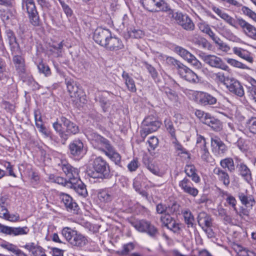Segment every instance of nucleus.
I'll return each mask as SVG.
<instances>
[{
    "label": "nucleus",
    "instance_id": "obj_50",
    "mask_svg": "<svg viewBox=\"0 0 256 256\" xmlns=\"http://www.w3.org/2000/svg\"><path fill=\"white\" fill-rule=\"evenodd\" d=\"M226 202L232 206L234 208V210L236 212V213L239 215L240 216H242V214L240 212H238V210L236 208V200L235 198L230 195H228L226 198Z\"/></svg>",
    "mask_w": 256,
    "mask_h": 256
},
{
    "label": "nucleus",
    "instance_id": "obj_41",
    "mask_svg": "<svg viewBox=\"0 0 256 256\" xmlns=\"http://www.w3.org/2000/svg\"><path fill=\"white\" fill-rule=\"evenodd\" d=\"M240 174L243 176L247 181L250 180L251 174L250 172L246 166L244 164H240L239 168Z\"/></svg>",
    "mask_w": 256,
    "mask_h": 256
},
{
    "label": "nucleus",
    "instance_id": "obj_37",
    "mask_svg": "<svg viewBox=\"0 0 256 256\" xmlns=\"http://www.w3.org/2000/svg\"><path fill=\"white\" fill-rule=\"evenodd\" d=\"M246 127L250 132L256 134V117H252L246 122Z\"/></svg>",
    "mask_w": 256,
    "mask_h": 256
},
{
    "label": "nucleus",
    "instance_id": "obj_6",
    "mask_svg": "<svg viewBox=\"0 0 256 256\" xmlns=\"http://www.w3.org/2000/svg\"><path fill=\"white\" fill-rule=\"evenodd\" d=\"M140 3L144 8L150 12H166L170 10L163 0H140Z\"/></svg>",
    "mask_w": 256,
    "mask_h": 256
},
{
    "label": "nucleus",
    "instance_id": "obj_58",
    "mask_svg": "<svg viewBox=\"0 0 256 256\" xmlns=\"http://www.w3.org/2000/svg\"><path fill=\"white\" fill-rule=\"evenodd\" d=\"M146 67L150 74L154 80H156L158 76V73L156 68L151 65L146 64Z\"/></svg>",
    "mask_w": 256,
    "mask_h": 256
},
{
    "label": "nucleus",
    "instance_id": "obj_26",
    "mask_svg": "<svg viewBox=\"0 0 256 256\" xmlns=\"http://www.w3.org/2000/svg\"><path fill=\"white\" fill-rule=\"evenodd\" d=\"M204 124L210 127L216 132H220L222 128V124L220 120L214 117H212L210 115L207 120H205Z\"/></svg>",
    "mask_w": 256,
    "mask_h": 256
},
{
    "label": "nucleus",
    "instance_id": "obj_2",
    "mask_svg": "<svg viewBox=\"0 0 256 256\" xmlns=\"http://www.w3.org/2000/svg\"><path fill=\"white\" fill-rule=\"evenodd\" d=\"M62 234L73 246L82 247L88 242V240L86 236L68 227L64 228L62 230Z\"/></svg>",
    "mask_w": 256,
    "mask_h": 256
},
{
    "label": "nucleus",
    "instance_id": "obj_61",
    "mask_svg": "<svg viewBox=\"0 0 256 256\" xmlns=\"http://www.w3.org/2000/svg\"><path fill=\"white\" fill-rule=\"evenodd\" d=\"M54 182L68 188V184L70 183V180H67L61 176H56L54 180Z\"/></svg>",
    "mask_w": 256,
    "mask_h": 256
},
{
    "label": "nucleus",
    "instance_id": "obj_20",
    "mask_svg": "<svg viewBox=\"0 0 256 256\" xmlns=\"http://www.w3.org/2000/svg\"><path fill=\"white\" fill-rule=\"evenodd\" d=\"M198 223L202 226L205 232L210 231V228L212 226V219L211 217L204 212H202L198 216Z\"/></svg>",
    "mask_w": 256,
    "mask_h": 256
},
{
    "label": "nucleus",
    "instance_id": "obj_31",
    "mask_svg": "<svg viewBox=\"0 0 256 256\" xmlns=\"http://www.w3.org/2000/svg\"><path fill=\"white\" fill-rule=\"evenodd\" d=\"M184 222L188 227H192L194 221V217L189 210H186L182 212Z\"/></svg>",
    "mask_w": 256,
    "mask_h": 256
},
{
    "label": "nucleus",
    "instance_id": "obj_14",
    "mask_svg": "<svg viewBox=\"0 0 256 256\" xmlns=\"http://www.w3.org/2000/svg\"><path fill=\"white\" fill-rule=\"evenodd\" d=\"M68 185V188L74 189L78 195L84 197L86 196L88 192L86 186L79 176L70 180V183Z\"/></svg>",
    "mask_w": 256,
    "mask_h": 256
},
{
    "label": "nucleus",
    "instance_id": "obj_32",
    "mask_svg": "<svg viewBox=\"0 0 256 256\" xmlns=\"http://www.w3.org/2000/svg\"><path fill=\"white\" fill-rule=\"evenodd\" d=\"M239 198L242 203L247 207H251L254 204V200L250 196H247L244 193L239 194Z\"/></svg>",
    "mask_w": 256,
    "mask_h": 256
},
{
    "label": "nucleus",
    "instance_id": "obj_36",
    "mask_svg": "<svg viewBox=\"0 0 256 256\" xmlns=\"http://www.w3.org/2000/svg\"><path fill=\"white\" fill-rule=\"evenodd\" d=\"M238 24L244 31L252 32L256 30V28L252 25L242 19L238 20Z\"/></svg>",
    "mask_w": 256,
    "mask_h": 256
},
{
    "label": "nucleus",
    "instance_id": "obj_45",
    "mask_svg": "<svg viewBox=\"0 0 256 256\" xmlns=\"http://www.w3.org/2000/svg\"><path fill=\"white\" fill-rule=\"evenodd\" d=\"M53 127L56 131L59 133L60 136L64 140H67V134H66L64 131L62 129V124L58 122H55L53 124Z\"/></svg>",
    "mask_w": 256,
    "mask_h": 256
},
{
    "label": "nucleus",
    "instance_id": "obj_63",
    "mask_svg": "<svg viewBox=\"0 0 256 256\" xmlns=\"http://www.w3.org/2000/svg\"><path fill=\"white\" fill-rule=\"evenodd\" d=\"M180 205L176 203H174L171 206H168L167 210V214H172L179 212Z\"/></svg>",
    "mask_w": 256,
    "mask_h": 256
},
{
    "label": "nucleus",
    "instance_id": "obj_5",
    "mask_svg": "<svg viewBox=\"0 0 256 256\" xmlns=\"http://www.w3.org/2000/svg\"><path fill=\"white\" fill-rule=\"evenodd\" d=\"M143 127L140 131L142 138L144 140L150 134L156 132L160 126V122L152 116L146 117L142 122Z\"/></svg>",
    "mask_w": 256,
    "mask_h": 256
},
{
    "label": "nucleus",
    "instance_id": "obj_38",
    "mask_svg": "<svg viewBox=\"0 0 256 256\" xmlns=\"http://www.w3.org/2000/svg\"><path fill=\"white\" fill-rule=\"evenodd\" d=\"M167 228L174 233L179 234L182 230V224L174 219L172 222L168 224Z\"/></svg>",
    "mask_w": 256,
    "mask_h": 256
},
{
    "label": "nucleus",
    "instance_id": "obj_8",
    "mask_svg": "<svg viewBox=\"0 0 256 256\" xmlns=\"http://www.w3.org/2000/svg\"><path fill=\"white\" fill-rule=\"evenodd\" d=\"M22 10L28 15L31 23L38 25L39 23V16L34 0H22Z\"/></svg>",
    "mask_w": 256,
    "mask_h": 256
},
{
    "label": "nucleus",
    "instance_id": "obj_43",
    "mask_svg": "<svg viewBox=\"0 0 256 256\" xmlns=\"http://www.w3.org/2000/svg\"><path fill=\"white\" fill-rule=\"evenodd\" d=\"M0 246L6 250L8 251L14 253V254L18 249L16 246L6 242L2 243L0 244Z\"/></svg>",
    "mask_w": 256,
    "mask_h": 256
},
{
    "label": "nucleus",
    "instance_id": "obj_57",
    "mask_svg": "<svg viewBox=\"0 0 256 256\" xmlns=\"http://www.w3.org/2000/svg\"><path fill=\"white\" fill-rule=\"evenodd\" d=\"M173 143L174 144V146L176 150L178 152V154H188L185 148H184L178 142L176 138H174V141L173 142Z\"/></svg>",
    "mask_w": 256,
    "mask_h": 256
},
{
    "label": "nucleus",
    "instance_id": "obj_48",
    "mask_svg": "<svg viewBox=\"0 0 256 256\" xmlns=\"http://www.w3.org/2000/svg\"><path fill=\"white\" fill-rule=\"evenodd\" d=\"M196 146L200 150L207 148L206 139L204 136L200 135L197 136Z\"/></svg>",
    "mask_w": 256,
    "mask_h": 256
},
{
    "label": "nucleus",
    "instance_id": "obj_11",
    "mask_svg": "<svg viewBox=\"0 0 256 256\" xmlns=\"http://www.w3.org/2000/svg\"><path fill=\"white\" fill-rule=\"evenodd\" d=\"M211 146L212 152L218 156H222L228 150L226 145L217 136L212 138Z\"/></svg>",
    "mask_w": 256,
    "mask_h": 256
},
{
    "label": "nucleus",
    "instance_id": "obj_13",
    "mask_svg": "<svg viewBox=\"0 0 256 256\" xmlns=\"http://www.w3.org/2000/svg\"><path fill=\"white\" fill-rule=\"evenodd\" d=\"M173 16L177 22L186 30H192L194 26L191 19L186 15L176 12Z\"/></svg>",
    "mask_w": 256,
    "mask_h": 256
},
{
    "label": "nucleus",
    "instance_id": "obj_18",
    "mask_svg": "<svg viewBox=\"0 0 256 256\" xmlns=\"http://www.w3.org/2000/svg\"><path fill=\"white\" fill-rule=\"evenodd\" d=\"M64 172L66 176L69 180L75 178L79 176L78 170L74 168L66 161H62L59 165Z\"/></svg>",
    "mask_w": 256,
    "mask_h": 256
},
{
    "label": "nucleus",
    "instance_id": "obj_60",
    "mask_svg": "<svg viewBox=\"0 0 256 256\" xmlns=\"http://www.w3.org/2000/svg\"><path fill=\"white\" fill-rule=\"evenodd\" d=\"M173 220L174 218L170 216V214H166L160 218L162 222L166 227L168 226V224H169Z\"/></svg>",
    "mask_w": 256,
    "mask_h": 256
},
{
    "label": "nucleus",
    "instance_id": "obj_56",
    "mask_svg": "<svg viewBox=\"0 0 256 256\" xmlns=\"http://www.w3.org/2000/svg\"><path fill=\"white\" fill-rule=\"evenodd\" d=\"M210 77L214 79L216 82H223L225 80V76L223 73L218 72V73H212Z\"/></svg>",
    "mask_w": 256,
    "mask_h": 256
},
{
    "label": "nucleus",
    "instance_id": "obj_1",
    "mask_svg": "<svg viewBox=\"0 0 256 256\" xmlns=\"http://www.w3.org/2000/svg\"><path fill=\"white\" fill-rule=\"evenodd\" d=\"M92 168L88 174L94 178L108 179L110 178V171L108 162L102 156L94 158L90 164Z\"/></svg>",
    "mask_w": 256,
    "mask_h": 256
},
{
    "label": "nucleus",
    "instance_id": "obj_19",
    "mask_svg": "<svg viewBox=\"0 0 256 256\" xmlns=\"http://www.w3.org/2000/svg\"><path fill=\"white\" fill-rule=\"evenodd\" d=\"M60 120L64 126L66 128L64 132L66 133V134H67L68 138V136L76 134L78 132L79 128L76 124L70 122L69 120L64 116H62L60 118Z\"/></svg>",
    "mask_w": 256,
    "mask_h": 256
},
{
    "label": "nucleus",
    "instance_id": "obj_54",
    "mask_svg": "<svg viewBox=\"0 0 256 256\" xmlns=\"http://www.w3.org/2000/svg\"><path fill=\"white\" fill-rule=\"evenodd\" d=\"M38 68L39 70V71L44 74L46 76H49L50 74V70L49 67L46 65L43 62H40L38 65Z\"/></svg>",
    "mask_w": 256,
    "mask_h": 256
},
{
    "label": "nucleus",
    "instance_id": "obj_21",
    "mask_svg": "<svg viewBox=\"0 0 256 256\" xmlns=\"http://www.w3.org/2000/svg\"><path fill=\"white\" fill-rule=\"evenodd\" d=\"M197 98L199 102L204 106L212 105L216 104V98L208 93L200 92L198 94Z\"/></svg>",
    "mask_w": 256,
    "mask_h": 256
},
{
    "label": "nucleus",
    "instance_id": "obj_39",
    "mask_svg": "<svg viewBox=\"0 0 256 256\" xmlns=\"http://www.w3.org/2000/svg\"><path fill=\"white\" fill-rule=\"evenodd\" d=\"M6 198H0V217L2 218H6V215L8 212L7 209Z\"/></svg>",
    "mask_w": 256,
    "mask_h": 256
},
{
    "label": "nucleus",
    "instance_id": "obj_30",
    "mask_svg": "<svg viewBox=\"0 0 256 256\" xmlns=\"http://www.w3.org/2000/svg\"><path fill=\"white\" fill-rule=\"evenodd\" d=\"M220 165L223 168H227L230 172H233L235 170L234 162L231 158L222 160L220 161Z\"/></svg>",
    "mask_w": 256,
    "mask_h": 256
},
{
    "label": "nucleus",
    "instance_id": "obj_25",
    "mask_svg": "<svg viewBox=\"0 0 256 256\" xmlns=\"http://www.w3.org/2000/svg\"><path fill=\"white\" fill-rule=\"evenodd\" d=\"M122 77L124 81V84L127 87L128 90L132 92H135L136 91V88L135 82L133 78L130 76L128 73L124 71L122 74Z\"/></svg>",
    "mask_w": 256,
    "mask_h": 256
},
{
    "label": "nucleus",
    "instance_id": "obj_17",
    "mask_svg": "<svg viewBox=\"0 0 256 256\" xmlns=\"http://www.w3.org/2000/svg\"><path fill=\"white\" fill-rule=\"evenodd\" d=\"M226 88L230 93L238 96L242 97L244 94L243 86L236 80L231 79L229 83L226 85Z\"/></svg>",
    "mask_w": 256,
    "mask_h": 256
},
{
    "label": "nucleus",
    "instance_id": "obj_3",
    "mask_svg": "<svg viewBox=\"0 0 256 256\" xmlns=\"http://www.w3.org/2000/svg\"><path fill=\"white\" fill-rule=\"evenodd\" d=\"M172 63L175 66L182 78L192 83L198 82V76L186 66L175 59H172Z\"/></svg>",
    "mask_w": 256,
    "mask_h": 256
},
{
    "label": "nucleus",
    "instance_id": "obj_49",
    "mask_svg": "<svg viewBox=\"0 0 256 256\" xmlns=\"http://www.w3.org/2000/svg\"><path fill=\"white\" fill-rule=\"evenodd\" d=\"M164 124L167 130L170 134L171 136L175 138V129L172 122L169 119H166L164 120Z\"/></svg>",
    "mask_w": 256,
    "mask_h": 256
},
{
    "label": "nucleus",
    "instance_id": "obj_44",
    "mask_svg": "<svg viewBox=\"0 0 256 256\" xmlns=\"http://www.w3.org/2000/svg\"><path fill=\"white\" fill-rule=\"evenodd\" d=\"M140 166V163L137 158L132 160L128 164V168L130 172H135Z\"/></svg>",
    "mask_w": 256,
    "mask_h": 256
},
{
    "label": "nucleus",
    "instance_id": "obj_51",
    "mask_svg": "<svg viewBox=\"0 0 256 256\" xmlns=\"http://www.w3.org/2000/svg\"><path fill=\"white\" fill-rule=\"evenodd\" d=\"M226 62L234 67L240 68H245L246 66L241 62L232 58H228L226 59Z\"/></svg>",
    "mask_w": 256,
    "mask_h": 256
},
{
    "label": "nucleus",
    "instance_id": "obj_53",
    "mask_svg": "<svg viewBox=\"0 0 256 256\" xmlns=\"http://www.w3.org/2000/svg\"><path fill=\"white\" fill-rule=\"evenodd\" d=\"M195 114L204 124L205 123V120H206L210 116L209 114L205 113L200 110H196Z\"/></svg>",
    "mask_w": 256,
    "mask_h": 256
},
{
    "label": "nucleus",
    "instance_id": "obj_40",
    "mask_svg": "<svg viewBox=\"0 0 256 256\" xmlns=\"http://www.w3.org/2000/svg\"><path fill=\"white\" fill-rule=\"evenodd\" d=\"M174 50L177 54H178L182 58L186 60V61L192 54L186 50L179 46H176Z\"/></svg>",
    "mask_w": 256,
    "mask_h": 256
},
{
    "label": "nucleus",
    "instance_id": "obj_64",
    "mask_svg": "<svg viewBox=\"0 0 256 256\" xmlns=\"http://www.w3.org/2000/svg\"><path fill=\"white\" fill-rule=\"evenodd\" d=\"M4 218L12 222H16L19 220L20 216L18 214H8V212L6 215V218Z\"/></svg>",
    "mask_w": 256,
    "mask_h": 256
},
{
    "label": "nucleus",
    "instance_id": "obj_12",
    "mask_svg": "<svg viewBox=\"0 0 256 256\" xmlns=\"http://www.w3.org/2000/svg\"><path fill=\"white\" fill-rule=\"evenodd\" d=\"M103 44L110 50H118L124 47L121 40L118 37L112 36L111 34L110 36L105 37V41L103 42Z\"/></svg>",
    "mask_w": 256,
    "mask_h": 256
},
{
    "label": "nucleus",
    "instance_id": "obj_10",
    "mask_svg": "<svg viewBox=\"0 0 256 256\" xmlns=\"http://www.w3.org/2000/svg\"><path fill=\"white\" fill-rule=\"evenodd\" d=\"M178 186L183 192L196 197L198 194V190L194 187L191 180L185 177L178 182Z\"/></svg>",
    "mask_w": 256,
    "mask_h": 256
},
{
    "label": "nucleus",
    "instance_id": "obj_59",
    "mask_svg": "<svg viewBox=\"0 0 256 256\" xmlns=\"http://www.w3.org/2000/svg\"><path fill=\"white\" fill-rule=\"evenodd\" d=\"M237 145L241 151L245 152L248 149L246 142L243 139L240 138L237 142Z\"/></svg>",
    "mask_w": 256,
    "mask_h": 256
},
{
    "label": "nucleus",
    "instance_id": "obj_29",
    "mask_svg": "<svg viewBox=\"0 0 256 256\" xmlns=\"http://www.w3.org/2000/svg\"><path fill=\"white\" fill-rule=\"evenodd\" d=\"M104 153L112 161L114 162L116 164H118L120 163L121 160V156L120 154L115 150L112 146L110 147Z\"/></svg>",
    "mask_w": 256,
    "mask_h": 256
},
{
    "label": "nucleus",
    "instance_id": "obj_15",
    "mask_svg": "<svg viewBox=\"0 0 256 256\" xmlns=\"http://www.w3.org/2000/svg\"><path fill=\"white\" fill-rule=\"evenodd\" d=\"M70 153L74 156L82 157L85 154L84 144L80 140H74L68 146Z\"/></svg>",
    "mask_w": 256,
    "mask_h": 256
},
{
    "label": "nucleus",
    "instance_id": "obj_35",
    "mask_svg": "<svg viewBox=\"0 0 256 256\" xmlns=\"http://www.w3.org/2000/svg\"><path fill=\"white\" fill-rule=\"evenodd\" d=\"M217 209L218 216L223 218L225 222L227 223L232 222L231 217L227 214L226 210L223 208L222 206H218Z\"/></svg>",
    "mask_w": 256,
    "mask_h": 256
},
{
    "label": "nucleus",
    "instance_id": "obj_62",
    "mask_svg": "<svg viewBox=\"0 0 256 256\" xmlns=\"http://www.w3.org/2000/svg\"><path fill=\"white\" fill-rule=\"evenodd\" d=\"M147 168L152 174L159 176L160 174V170L158 167L152 163H150L146 166Z\"/></svg>",
    "mask_w": 256,
    "mask_h": 256
},
{
    "label": "nucleus",
    "instance_id": "obj_23",
    "mask_svg": "<svg viewBox=\"0 0 256 256\" xmlns=\"http://www.w3.org/2000/svg\"><path fill=\"white\" fill-rule=\"evenodd\" d=\"M213 172L216 174L218 180L222 182L226 186H228L230 184V179L228 174L220 168L216 167L213 170Z\"/></svg>",
    "mask_w": 256,
    "mask_h": 256
},
{
    "label": "nucleus",
    "instance_id": "obj_47",
    "mask_svg": "<svg viewBox=\"0 0 256 256\" xmlns=\"http://www.w3.org/2000/svg\"><path fill=\"white\" fill-rule=\"evenodd\" d=\"M148 142L149 144L148 150L150 152L151 150H154L158 146V140L156 137L152 136L150 138Z\"/></svg>",
    "mask_w": 256,
    "mask_h": 256
},
{
    "label": "nucleus",
    "instance_id": "obj_22",
    "mask_svg": "<svg viewBox=\"0 0 256 256\" xmlns=\"http://www.w3.org/2000/svg\"><path fill=\"white\" fill-rule=\"evenodd\" d=\"M232 50L233 52L235 54L238 56L240 58L244 60L250 64L253 62L254 58L252 54L246 50L243 49L241 48L234 47Z\"/></svg>",
    "mask_w": 256,
    "mask_h": 256
},
{
    "label": "nucleus",
    "instance_id": "obj_9",
    "mask_svg": "<svg viewBox=\"0 0 256 256\" xmlns=\"http://www.w3.org/2000/svg\"><path fill=\"white\" fill-rule=\"evenodd\" d=\"M200 56L205 63L212 68L225 70L228 68V66L225 64L222 59L215 55L206 54L204 53H202L200 54Z\"/></svg>",
    "mask_w": 256,
    "mask_h": 256
},
{
    "label": "nucleus",
    "instance_id": "obj_28",
    "mask_svg": "<svg viewBox=\"0 0 256 256\" xmlns=\"http://www.w3.org/2000/svg\"><path fill=\"white\" fill-rule=\"evenodd\" d=\"M12 60L18 72L20 74H24L25 65L24 58L21 56H14Z\"/></svg>",
    "mask_w": 256,
    "mask_h": 256
},
{
    "label": "nucleus",
    "instance_id": "obj_24",
    "mask_svg": "<svg viewBox=\"0 0 256 256\" xmlns=\"http://www.w3.org/2000/svg\"><path fill=\"white\" fill-rule=\"evenodd\" d=\"M98 197L101 202H110L114 198V192L108 189L100 190L98 192Z\"/></svg>",
    "mask_w": 256,
    "mask_h": 256
},
{
    "label": "nucleus",
    "instance_id": "obj_7",
    "mask_svg": "<svg viewBox=\"0 0 256 256\" xmlns=\"http://www.w3.org/2000/svg\"><path fill=\"white\" fill-rule=\"evenodd\" d=\"M132 225L138 232H146L152 237L158 234V230L151 223L144 220H135L131 222Z\"/></svg>",
    "mask_w": 256,
    "mask_h": 256
},
{
    "label": "nucleus",
    "instance_id": "obj_27",
    "mask_svg": "<svg viewBox=\"0 0 256 256\" xmlns=\"http://www.w3.org/2000/svg\"><path fill=\"white\" fill-rule=\"evenodd\" d=\"M184 172L189 177L191 178L192 180L196 183H198L200 178L196 172V169L193 165H188L186 166Z\"/></svg>",
    "mask_w": 256,
    "mask_h": 256
},
{
    "label": "nucleus",
    "instance_id": "obj_33",
    "mask_svg": "<svg viewBox=\"0 0 256 256\" xmlns=\"http://www.w3.org/2000/svg\"><path fill=\"white\" fill-rule=\"evenodd\" d=\"M67 88L68 92L71 94V96H75L78 92V88L76 82L72 80H68L66 82Z\"/></svg>",
    "mask_w": 256,
    "mask_h": 256
},
{
    "label": "nucleus",
    "instance_id": "obj_52",
    "mask_svg": "<svg viewBox=\"0 0 256 256\" xmlns=\"http://www.w3.org/2000/svg\"><path fill=\"white\" fill-rule=\"evenodd\" d=\"M187 62L192 65L196 68L200 69L202 68L201 62L192 54L188 58Z\"/></svg>",
    "mask_w": 256,
    "mask_h": 256
},
{
    "label": "nucleus",
    "instance_id": "obj_46",
    "mask_svg": "<svg viewBox=\"0 0 256 256\" xmlns=\"http://www.w3.org/2000/svg\"><path fill=\"white\" fill-rule=\"evenodd\" d=\"M134 248V244L132 242H129L125 244L122 246V249L119 252L120 254L122 255L128 254Z\"/></svg>",
    "mask_w": 256,
    "mask_h": 256
},
{
    "label": "nucleus",
    "instance_id": "obj_4",
    "mask_svg": "<svg viewBox=\"0 0 256 256\" xmlns=\"http://www.w3.org/2000/svg\"><path fill=\"white\" fill-rule=\"evenodd\" d=\"M86 136L94 148L104 152L112 146L108 140L96 132H88Z\"/></svg>",
    "mask_w": 256,
    "mask_h": 256
},
{
    "label": "nucleus",
    "instance_id": "obj_16",
    "mask_svg": "<svg viewBox=\"0 0 256 256\" xmlns=\"http://www.w3.org/2000/svg\"><path fill=\"white\" fill-rule=\"evenodd\" d=\"M60 196L62 202L68 211L74 212H78V206L70 195L62 193Z\"/></svg>",
    "mask_w": 256,
    "mask_h": 256
},
{
    "label": "nucleus",
    "instance_id": "obj_42",
    "mask_svg": "<svg viewBox=\"0 0 256 256\" xmlns=\"http://www.w3.org/2000/svg\"><path fill=\"white\" fill-rule=\"evenodd\" d=\"M202 159L206 162H212L213 158L208 152V148L200 150Z\"/></svg>",
    "mask_w": 256,
    "mask_h": 256
},
{
    "label": "nucleus",
    "instance_id": "obj_34",
    "mask_svg": "<svg viewBox=\"0 0 256 256\" xmlns=\"http://www.w3.org/2000/svg\"><path fill=\"white\" fill-rule=\"evenodd\" d=\"M30 231L29 228L25 226L24 227H12V235L14 236L26 235Z\"/></svg>",
    "mask_w": 256,
    "mask_h": 256
},
{
    "label": "nucleus",
    "instance_id": "obj_55",
    "mask_svg": "<svg viewBox=\"0 0 256 256\" xmlns=\"http://www.w3.org/2000/svg\"><path fill=\"white\" fill-rule=\"evenodd\" d=\"M105 37L101 33H94L93 38L94 40L102 46H104L103 42L105 41Z\"/></svg>",
    "mask_w": 256,
    "mask_h": 256
}]
</instances>
